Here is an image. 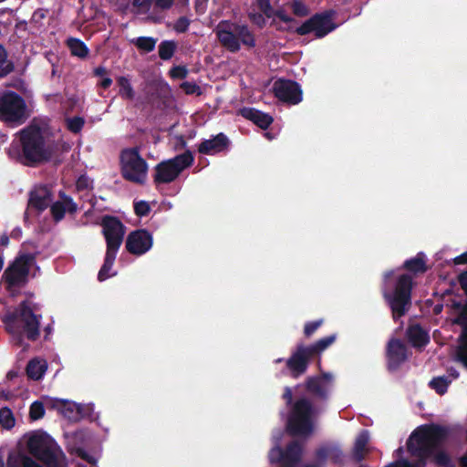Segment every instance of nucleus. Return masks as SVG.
Returning <instances> with one entry per match:
<instances>
[{
  "mask_svg": "<svg viewBox=\"0 0 467 467\" xmlns=\"http://www.w3.org/2000/svg\"><path fill=\"white\" fill-rule=\"evenodd\" d=\"M0 424L5 430H11L16 424L14 414L7 407L0 409Z\"/></svg>",
  "mask_w": 467,
  "mask_h": 467,
  "instance_id": "4c0bfd02",
  "label": "nucleus"
},
{
  "mask_svg": "<svg viewBox=\"0 0 467 467\" xmlns=\"http://www.w3.org/2000/svg\"><path fill=\"white\" fill-rule=\"evenodd\" d=\"M272 91L278 100L289 105H296L303 99L301 87L295 80L278 78L274 82Z\"/></svg>",
  "mask_w": 467,
  "mask_h": 467,
  "instance_id": "dca6fc26",
  "label": "nucleus"
},
{
  "mask_svg": "<svg viewBox=\"0 0 467 467\" xmlns=\"http://www.w3.org/2000/svg\"><path fill=\"white\" fill-rule=\"evenodd\" d=\"M85 124V120L81 117H73L67 119V127L73 133H78Z\"/></svg>",
  "mask_w": 467,
  "mask_h": 467,
  "instance_id": "37998d69",
  "label": "nucleus"
},
{
  "mask_svg": "<svg viewBox=\"0 0 467 467\" xmlns=\"http://www.w3.org/2000/svg\"><path fill=\"white\" fill-rule=\"evenodd\" d=\"M116 256H117V254H113V253H109V252L106 251L104 263L98 274V280L99 282H103V281L107 280L109 277L116 275V273L109 274V272L112 269V266L114 265Z\"/></svg>",
  "mask_w": 467,
  "mask_h": 467,
  "instance_id": "2f4dec72",
  "label": "nucleus"
},
{
  "mask_svg": "<svg viewBox=\"0 0 467 467\" xmlns=\"http://www.w3.org/2000/svg\"><path fill=\"white\" fill-rule=\"evenodd\" d=\"M45 415V408L41 401H34L29 410V417L33 420H39Z\"/></svg>",
  "mask_w": 467,
  "mask_h": 467,
  "instance_id": "ea45409f",
  "label": "nucleus"
},
{
  "mask_svg": "<svg viewBox=\"0 0 467 467\" xmlns=\"http://www.w3.org/2000/svg\"><path fill=\"white\" fill-rule=\"evenodd\" d=\"M47 368L45 361L41 362L36 358L31 359L26 365V375L30 379L39 380L44 376Z\"/></svg>",
  "mask_w": 467,
  "mask_h": 467,
  "instance_id": "7c9ffc66",
  "label": "nucleus"
},
{
  "mask_svg": "<svg viewBox=\"0 0 467 467\" xmlns=\"http://www.w3.org/2000/svg\"><path fill=\"white\" fill-rule=\"evenodd\" d=\"M323 324H324V319H322V318L306 322L304 326L305 337L307 338L311 337Z\"/></svg>",
  "mask_w": 467,
  "mask_h": 467,
  "instance_id": "a19ab883",
  "label": "nucleus"
},
{
  "mask_svg": "<svg viewBox=\"0 0 467 467\" xmlns=\"http://www.w3.org/2000/svg\"><path fill=\"white\" fill-rule=\"evenodd\" d=\"M51 199V192L46 186H41L30 192L28 208H34L38 213L45 211Z\"/></svg>",
  "mask_w": 467,
  "mask_h": 467,
  "instance_id": "393cba45",
  "label": "nucleus"
},
{
  "mask_svg": "<svg viewBox=\"0 0 467 467\" xmlns=\"http://www.w3.org/2000/svg\"><path fill=\"white\" fill-rule=\"evenodd\" d=\"M446 377H449V379H455L459 377V372L454 368H451L448 369V375Z\"/></svg>",
  "mask_w": 467,
  "mask_h": 467,
  "instance_id": "e2e57ef3",
  "label": "nucleus"
},
{
  "mask_svg": "<svg viewBox=\"0 0 467 467\" xmlns=\"http://www.w3.org/2000/svg\"><path fill=\"white\" fill-rule=\"evenodd\" d=\"M96 77H103L108 74V70L104 67H98L93 71Z\"/></svg>",
  "mask_w": 467,
  "mask_h": 467,
  "instance_id": "052dcab7",
  "label": "nucleus"
},
{
  "mask_svg": "<svg viewBox=\"0 0 467 467\" xmlns=\"http://www.w3.org/2000/svg\"><path fill=\"white\" fill-rule=\"evenodd\" d=\"M28 452L42 462L47 467H59L60 460L65 459L61 448L47 433H34L27 441Z\"/></svg>",
  "mask_w": 467,
  "mask_h": 467,
  "instance_id": "6e6552de",
  "label": "nucleus"
},
{
  "mask_svg": "<svg viewBox=\"0 0 467 467\" xmlns=\"http://www.w3.org/2000/svg\"><path fill=\"white\" fill-rule=\"evenodd\" d=\"M194 157L191 150L162 161L154 167L153 182L156 186L174 182L181 172L192 165Z\"/></svg>",
  "mask_w": 467,
  "mask_h": 467,
  "instance_id": "9d476101",
  "label": "nucleus"
},
{
  "mask_svg": "<svg viewBox=\"0 0 467 467\" xmlns=\"http://www.w3.org/2000/svg\"><path fill=\"white\" fill-rule=\"evenodd\" d=\"M158 39L152 36H139L131 39L133 44L140 51L150 53L154 50Z\"/></svg>",
  "mask_w": 467,
  "mask_h": 467,
  "instance_id": "473e14b6",
  "label": "nucleus"
},
{
  "mask_svg": "<svg viewBox=\"0 0 467 467\" xmlns=\"http://www.w3.org/2000/svg\"><path fill=\"white\" fill-rule=\"evenodd\" d=\"M443 310V305L442 304H437L433 307V314L434 315H440Z\"/></svg>",
  "mask_w": 467,
  "mask_h": 467,
  "instance_id": "338daca9",
  "label": "nucleus"
},
{
  "mask_svg": "<svg viewBox=\"0 0 467 467\" xmlns=\"http://www.w3.org/2000/svg\"><path fill=\"white\" fill-rule=\"evenodd\" d=\"M407 337L414 348H424L430 343L428 332L420 324H414L407 328Z\"/></svg>",
  "mask_w": 467,
  "mask_h": 467,
  "instance_id": "a878e982",
  "label": "nucleus"
},
{
  "mask_svg": "<svg viewBox=\"0 0 467 467\" xmlns=\"http://www.w3.org/2000/svg\"><path fill=\"white\" fill-rule=\"evenodd\" d=\"M458 282L463 295H456L446 304L451 317V324L462 329L458 337L456 359L467 368V270L461 273Z\"/></svg>",
  "mask_w": 467,
  "mask_h": 467,
  "instance_id": "7ed1b4c3",
  "label": "nucleus"
},
{
  "mask_svg": "<svg viewBox=\"0 0 467 467\" xmlns=\"http://www.w3.org/2000/svg\"><path fill=\"white\" fill-rule=\"evenodd\" d=\"M15 70L14 62L7 59V52L0 44V78H5Z\"/></svg>",
  "mask_w": 467,
  "mask_h": 467,
  "instance_id": "c9c22d12",
  "label": "nucleus"
},
{
  "mask_svg": "<svg viewBox=\"0 0 467 467\" xmlns=\"http://www.w3.org/2000/svg\"><path fill=\"white\" fill-rule=\"evenodd\" d=\"M35 257L30 254H25L16 257L5 270L2 279L7 288L19 286L27 281L30 267Z\"/></svg>",
  "mask_w": 467,
  "mask_h": 467,
  "instance_id": "ddd939ff",
  "label": "nucleus"
},
{
  "mask_svg": "<svg viewBox=\"0 0 467 467\" xmlns=\"http://www.w3.org/2000/svg\"><path fill=\"white\" fill-rule=\"evenodd\" d=\"M268 457L272 463H282V466H284V454L281 447L276 446L271 449Z\"/></svg>",
  "mask_w": 467,
  "mask_h": 467,
  "instance_id": "de8ad7c7",
  "label": "nucleus"
},
{
  "mask_svg": "<svg viewBox=\"0 0 467 467\" xmlns=\"http://www.w3.org/2000/svg\"><path fill=\"white\" fill-rule=\"evenodd\" d=\"M401 269L408 273L398 275L393 280H389L392 272L385 274V280L381 289L382 296L390 308L391 317L394 321H398L404 317L412 306V289L413 276L427 272L426 255L423 252H419L416 256L404 261Z\"/></svg>",
  "mask_w": 467,
  "mask_h": 467,
  "instance_id": "f257e3e1",
  "label": "nucleus"
},
{
  "mask_svg": "<svg viewBox=\"0 0 467 467\" xmlns=\"http://www.w3.org/2000/svg\"><path fill=\"white\" fill-rule=\"evenodd\" d=\"M337 12L334 9L316 13L296 27L295 32L299 36L313 33L316 38H323L337 27L334 21Z\"/></svg>",
  "mask_w": 467,
  "mask_h": 467,
  "instance_id": "f8f14e48",
  "label": "nucleus"
},
{
  "mask_svg": "<svg viewBox=\"0 0 467 467\" xmlns=\"http://www.w3.org/2000/svg\"><path fill=\"white\" fill-rule=\"evenodd\" d=\"M302 451V446L298 441L289 442L285 450L282 449L284 454V466L282 467H295L301 460Z\"/></svg>",
  "mask_w": 467,
  "mask_h": 467,
  "instance_id": "cd10ccee",
  "label": "nucleus"
},
{
  "mask_svg": "<svg viewBox=\"0 0 467 467\" xmlns=\"http://www.w3.org/2000/svg\"><path fill=\"white\" fill-rule=\"evenodd\" d=\"M174 0H155V5L161 9H169L173 5Z\"/></svg>",
  "mask_w": 467,
  "mask_h": 467,
  "instance_id": "4d7b16f0",
  "label": "nucleus"
},
{
  "mask_svg": "<svg viewBox=\"0 0 467 467\" xmlns=\"http://www.w3.org/2000/svg\"><path fill=\"white\" fill-rule=\"evenodd\" d=\"M274 16L278 17L281 21L285 23H289L293 21V18L287 16L283 10H274Z\"/></svg>",
  "mask_w": 467,
  "mask_h": 467,
  "instance_id": "6e6d98bb",
  "label": "nucleus"
},
{
  "mask_svg": "<svg viewBox=\"0 0 467 467\" xmlns=\"http://www.w3.org/2000/svg\"><path fill=\"white\" fill-rule=\"evenodd\" d=\"M180 88L187 95L201 94V88L194 82L184 81L180 85Z\"/></svg>",
  "mask_w": 467,
  "mask_h": 467,
  "instance_id": "8fccbe9b",
  "label": "nucleus"
},
{
  "mask_svg": "<svg viewBox=\"0 0 467 467\" xmlns=\"http://www.w3.org/2000/svg\"><path fill=\"white\" fill-rule=\"evenodd\" d=\"M41 315L35 314L34 308L27 300L22 301L16 312L10 313L5 317L4 323L6 325L8 331L14 335L16 344L22 346L23 335L13 325L19 320L23 323V330L26 337L30 341H36L40 336V321Z\"/></svg>",
  "mask_w": 467,
  "mask_h": 467,
  "instance_id": "39448f33",
  "label": "nucleus"
},
{
  "mask_svg": "<svg viewBox=\"0 0 467 467\" xmlns=\"http://www.w3.org/2000/svg\"><path fill=\"white\" fill-rule=\"evenodd\" d=\"M177 49V43L174 40H163L159 45V57L162 60H170Z\"/></svg>",
  "mask_w": 467,
  "mask_h": 467,
  "instance_id": "f704fd0d",
  "label": "nucleus"
},
{
  "mask_svg": "<svg viewBox=\"0 0 467 467\" xmlns=\"http://www.w3.org/2000/svg\"><path fill=\"white\" fill-rule=\"evenodd\" d=\"M120 164L121 175L125 180L138 184L145 182L148 164L136 148L122 150Z\"/></svg>",
  "mask_w": 467,
  "mask_h": 467,
  "instance_id": "9b49d317",
  "label": "nucleus"
},
{
  "mask_svg": "<svg viewBox=\"0 0 467 467\" xmlns=\"http://www.w3.org/2000/svg\"><path fill=\"white\" fill-rule=\"evenodd\" d=\"M322 409L311 399L301 397L292 405L286 421V431L291 436L307 437L314 431V418Z\"/></svg>",
  "mask_w": 467,
  "mask_h": 467,
  "instance_id": "20e7f679",
  "label": "nucleus"
},
{
  "mask_svg": "<svg viewBox=\"0 0 467 467\" xmlns=\"http://www.w3.org/2000/svg\"><path fill=\"white\" fill-rule=\"evenodd\" d=\"M66 46L68 48L70 55L81 60H85L89 56V48L79 38L70 36L66 40Z\"/></svg>",
  "mask_w": 467,
  "mask_h": 467,
  "instance_id": "c85d7f7f",
  "label": "nucleus"
},
{
  "mask_svg": "<svg viewBox=\"0 0 467 467\" xmlns=\"http://www.w3.org/2000/svg\"><path fill=\"white\" fill-rule=\"evenodd\" d=\"M230 145L229 138L224 133L220 132L209 140H203L198 145V151L203 155H215L227 151Z\"/></svg>",
  "mask_w": 467,
  "mask_h": 467,
  "instance_id": "412c9836",
  "label": "nucleus"
},
{
  "mask_svg": "<svg viewBox=\"0 0 467 467\" xmlns=\"http://www.w3.org/2000/svg\"><path fill=\"white\" fill-rule=\"evenodd\" d=\"M455 265H465L467 264V252L462 253L459 256L454 258Z\"/></svg>",
  "mask_w": 467,
  "mask_h": 467,
  "instance_id": "13d9d810",
  "label": "nucleus"
},
{
  "mask_svg": "<svg viewBox=\"0 0 467 467\" xmlns=\"http://www.w3.org/2000/svg\"><path fill=\"white\" fill-rule=\"evenodd\" d=\"M292 11L295 16L299 17L306 16L309 14L308 7L302 0H294L292 3Z\"/></svg>",
  "mask_w": 467,
  "mask_h": 467,
  "instance_id": "79ce46f5",
  "label": "nucleus"
},
{
  "mask_svg": "<svg viewBox=\"0 0 467 467\" xmlns=\"http://www.w3.org/2000/svg\"><path fill=\"white\" fill-rule=\"evenodd\" d=\"M435 462L441 467H448L451 464V458L449 454L443 451H439L434 455Z\"/></svg>",
  "mask_w": 467,
  "mask_h": 467,
  "instance_id": "603ef678",
  "label": "nucleus"
},
{
  "mask_svg": "<svg viewBox=\"0 0 467 467\" xmlns=\"http://www.w3.org/2000/svg\"><path fill=\"white\" fill-rule=\"evenodd\" d=\"M78 455L87 461L88 462H92V457H90L85 451H83L82 449H78Z\"/></svg>",
  "mask_w": 467,
  "mask_h": 467,
  "instance_id": "680f3d73",
  "label": "nucleus"
},
{
  "mask_svg": "<svg viewBox=\"0 0 467 467\" xmlns=\"http://www.w3.org/2000/svg\"><path fill=\"white\" fill-rule=\"evenodd\" d=\"M451 383V379H449V377L440 376L433 378L430 383L429 386L436 391L439 395H443L447 392L449 385Z\"/></svg>",
  "mask_w": 467,
  "mask_h": 467,
  "instance_id": "e433bc0d",
  "label": "nucleus"
},
{
  "mask_svg": "<svg viewBox=\"0 0 467 467\" xmlns=\"http://www.w3.org/2000/svg\"><path fill=\"white\" fill-rule=\"evenodd\" d=\"M151 234L146 229H139L129 234L126 239L127 251L134 255H142L152 246Z\"/></svg>",
  "mask_w": 467,
  "mask_h": 467,
  "instance_id": "6ab92c4d",
  "label": "nucleus"
},
{
  "mask_svg": "<svg viewBox=\"0 0 467 467\" xmlns=\"http://www.w3.org/2000/svg\"><path fill=\"white\" fill-rule=\"evenodd\" d=\"M177 140H178V143H177V146H176L177 149H182V148H184L186 146V141H185L183 136L178 137Z\"/></svg>",
  "mask_w": 467,
  "mask_h": 467,
  "instance_id": "69168bd1",
  "label": "nucleus"
},
{
  "mask_svg": "<svg viewBox=\"0 0 467 467\" xmlns=\"http://www.w3.org/2000/svg\"><path fill=\"white\" fill-rule=\"evenodd\" d=\"M170 77L175 79H183L188 75V69L185 66H174L170 69Z\"/></svg>",
  "mask_w": 467,
  "mask_h": 467,
  "instance_id": "49530a36",
  "label": "nucleus"
},
{
  "mask_svg": "<svg viewBox=\"0 0 467 467\" xmlns=\"http://www.w3.org/2000/svg\"><path fill=\"white\" fill-rule=\"evenodd\" d=\"M215 34L220 44L232 53L241 49V43L248 48L256 45L254 35L246 25L223 20L217 25Z\"/></svg>",
  "mask_w": 467,
  "mask_h": 467,
  "instance_id": "423d86ee",
  "label": "nucleus"
},
{
  "mask_svg": "<svg viewBox=\"0 0 467 467\" xmlns=\"http://www.w3.org/2000/svg\"><path fill=\"white\" fill-rule=\"evenodd\" d=\"M48 10L44 8H37L32 15L30 24L36 29H40L44 26V20L47 16Z\"/></svg>",
  "mask_w": 467,
  "mask_h": 467,
  "instance_id": "58836bf2",
  "label": "nucleus"
},
{
  "mask_svg": "<svg viewBox=\"0 0 467 467\" xmlns=\"http://www.w3.org/2000/svg\"><path fill=\"white\" fill-rule=\"evenodd\" d=\"M50 408L58 410L72 421H78L83 417V408L76 402L67 400L52 399L47 402Z\"/></svg>",
  "mask_w": 467,
  "mask_h": 467,
  "instance_id": "4be33fe9",
  "label": "nucleus"
},
{
  "mask_svg": "<svg viewBox=\"0 0 467 467\" xmlns=\"http://www.w3.org/2000/svg\"><path fill=\"white\" fill-rule=\"evenodd\" d=\"M190 24H191V21L188 17L186 16H180L174 26H173V29L177 32V33H185L188 29H189V26H190Z\"/></svg>",
  "mask_w": 467,
  "mask_h": 467,
  "instance_id": "09e8293b",
  "label": "nucleus"
},
{
  "mask_svg": "<svg viewBox=\"0 0 467 467\" xmlns=\"http://www.w3.org/2000/svg\"><path fill=\"white\" fill-rule=\"evenodd\" d=\"M265 15L261 12V13H257V12H250L248 14V17L250 19V21L256 25L259 28H263L265 26Z\"/></svg>",
  "mask_w": 467,
  "mask_h": 467,
  "instance_id": "864d4df0",
  "label": "nucleus"
},
{
  "mask_svg": "<svg viewBox=\"0 0 467 467\" xmlns=\"http://www.w3.org/2000/svg\"><path fill=\"white\" fill-rule=\"evenodd\" d=\"M369 441V434L367 430L361 431L356 438L353 449H352V459L355 462H361L366 454L368 452L367 448Z\"/></svg>",
  "mask_w": 467,
  "mask_h": 467,
  "instance_id": "bb28decb",
  "label": "nucleus"
},
{
  "mask_svg": "<svg viewBox=\"0 0 467 467\" xmlns=\"http://www.w3.org/2000/svg\"><path fill=\"white\" fill-rule=\"evenodd\" d=\"M451 425L436 423L424 424L418 427L410 436L407 448L409 452L420 459L415 462L401 459L385 467H425V458L441 448L454 432Z\"/></svg>",
  "mask_w": 467,
  "mask_h": 467,
  "instance_id": "f03ea898",
  "label": "nucleus"
},
{
  "mask_svg": "<svg viewBox=\"0 0 467 467\" xmlns=\"http://www.w3.org/2000/svg\"><path fill=\"white\" fill-rule=\"evenodd\" d=\"M257 7L268 18L274 16V8L270 0H256Z\"/></svg>",
  "mask_w": 467,
  "mask_h": 467,
  "instance_id": "a18cd8bd",
  "label": "nucleus"
},
{
  "mask_svg": "<svg viewBox=\"0 0 467 467\" xmlns=\"http://www.w3.org/2000/svg\"><path fill=\"white\" fill-rule=\"evenodd\" d=\"M92 181L85 174L80 175L76 182V188L79 192L92 189Z\"/></svg>",
  "mask_w": 467,
  "mask_h": 467,
  "instance_id": "3c124183",
  "label": "nucleus"
},
{
  "mask_svg": "<svg viewBox=\"0 0 467 467\" xmlns=\"http://www.w3.org/2000/svg\"><path fill=\"white\" fill-rule=\"evenodd\" d=\"M19 140L23 157L28 163L47 161L51 157V150L46 143L42 129L29 125L19 131Z\"/></svg>",
  "mask_w": 467,
  "mask_h": 467,
  "instance_id": "0eeeda50",
  "label": "nucleus"
},
{
  "mask_svg": "<svg viewBox=\"0 0 467 467\" xmlns=\"http://www.w3.org/2000/svg\"><path fill=\"white\" fill-rule=\"evenodd\" d=\"M239 113L244 119L251 120L262 130H266L273 123L274 119L268 113H265L254 108L244 107L239 110Z\"/></svg>",
  "mask_w": 467,
  "mask_h": 467,
  "instance_id": "b1692460",
  "label": "nucleus"
},
{
  "mask_svg": "<svg viewBox=\"0 0 467 467\" xmlns=\"http://www.w3.org/2000/svg\"><path fill=\"white\" fill-rule=\"evenodd\" d=\"M119 87V94L123 99L132 100L135 97V91L130 84V79L125 76L117 78Z\"/></svg>",
  "mask_w": 467,
  "mask_h": 467,
  "instance_id": "72a5a7b5",
  "label": "nucleus"
},
{
  "mask_svg": "<svg viewBox=\"0 0 467 467\" xmlns=\"http://www.w3.org/2000/svg\"><path fill=\"white\" fill-rule=\"evenodd\" d=\"M336 337H337L335 334L329 335L306 347L307 348L312 357L315 358L319 356L323 351L330 347L336 341Z\"/></svg>",
  "mask_w": 467,
  "mask_h": 467,
  "instance_id": "c756f323",
  "label": "nucleus"
},
{
  "mask_svg": "<svg viewBox=\"0 0 467 467\" xmlns=\"http://www.w3.org/2000/svg\"><path fill=\"white\" fill-rule=\"evenodd\" d=\"M61 201L55 202L50 207V213L55 222H59L65 217L66 212L73 214L78 210L77 203L64 192L58 194Z\"/></svg>",
  "mask_w": 467,
  "mask_h": 467,
  "instance_id": "5701e85b",
  "label": "nucleus"
},
{
  "mask_svg": "<svg viewBox=\"0 0 467 467\" xmlns=\"http://www.w3.org/2000/svg\"><path fill=\"white\" fill-rule=\"evenodd\" d=\"M334 377L329 372H322L320 375L308 377L305 381L306 393L312 398L314 404L326 403L330 396Z\"/></svg>",
  "mask_w": 467,
  "mask_h": 467,
  "instance_id": "4468645a",
  "label": "nucleus"
},
{
  "mask_svg": "<svg viewBox=\"0 0 467 467\" xmlns=\"http://www.w3.org/2000/svg\"><path fill=\"white\" fill-rule=\"evenodd\" d=\"M52 331H53V327L50 324L44 327V332H45L44 339L45 340H48V337H49V335H51Z\"/></svg>",
  "mask_w": 467,
  "mask_h": 467,
  "instance_id": "0e129e2a",
  "label": "nucleus"
},
{
  "mask_svg": "<svg viewBox=\"0 0 467 467\" xmlns=\"http://www.w3.org/2000/svg\"><path fill=\"white\" fill-rule=\"evenodd\" d=\"M30 117L25 99L13 90L0 91V121L10 126H20Z\"/></svg>",
  "mask_w": 467,
  "mask_h": 467,
  "instance_id": "1a4fd4ad",
  "label": "nucleus"
},
{
  "mask_svg": "<svg viewBox=\"0 0 467 467\" xmlns=\"http://www.w3.org/2000/svg\"><path fill=\"white\" fill-rule=\"evenodd\" d=\"M102 234L106 240L107 252L117 254L124 238L125 226L112 215H105L101 220Z\"/></svg>",
  "mask_w": 467,
  "mask_h": 467,
  "instance_id": "2eb2a0df",
  "label": "nucleus"
},
{
  "mask_svg": "<svg viewBox=\"0 0 467 467\" xmlns=\"http://www.w3.org/2000/svg\"><path fill=\"white\" fill-rule=\"evenodd\" d=\"M314 462L307 463L304 467H325L329 459L335 464H343L344 452L341 447L337 443H325L315 450Z\"/></svg>",
  "mask_w": 467,
  "mask_h": 467,
  "instance_id": "f3484780",
  "label": "nucleus"
},
{
  "mask_svg": "<svg viewBox=\"0 0 467 467\" xmlns=\"http://www.w3.org/2000/svg\"><path fill=\"white\" fill-rule=\"evenodd\" d=\"M150 212V206L146 201H139L134 202V213L140 217L146 216Z\"/></svg>",
  "mask_w": 467,
  "mask_h": 467,
  "instance_id": "c03bdc74",
  "label": "nucleus"
},
{
  "mask_svg": "<svg viewBox=\"0 0 467 467\" xmlns=\"http://www.w3.org/2000/svg\"><path fill=\"white\" fill-rule=\"evenodd\" d=\"M27 22L25 20L18 21L16 25V27L18 29L26 30Z\"/></svg>",
  "mask_w": 467,
  "mask_h": 467,
  "instance_id": "774afa93",
  "label": "nucleus"
},
{
  "mask_svg": "<svg viewBox=\"0 0 467 467\" xmlns=\"http://www.w3.org/2000/svg\"><path fill=\"white\" fill-rule=\"evenodd\" d=\"M282 397L285 400L286 406L291 408L295 401H293V392L289 387L285 388Z\"/></svg>",
  "mask_w": 467,
  "mask_h": 467,
  "instance_id": "5fc2aeb1",
  "label": "nucleus"
},
{
  "mask_svg": "<svg viewBox=\"0 0 467 467\" xmlns=\"http://www.w3.org/2000/svg\"><path fill=\"white\" fill-rule=\"evenodd\" d=\"M111 84H112V79L109 77H106L101 79L99 86L102 88L107 89L111 86Z\"/></svg>",
  "mask_w": 467,
  "mask_h": 467,
  "instance_id": "bf43d9fd",
  "label": "nucleus"
},
{
  "mask_svg": "<svg viewBox=\"0 0 467 467\" xmlns=\"http://www.w3.org/2000/svg\"><path fill=\"white\" fill-rule=\"evenodd\" d=\"M387 367L389 371H396L408 359L406 345L399 338H391L386 348Z\"/></svg>",
  "mask_w": 467,
  "mask_h": 467,
  "instance_id": "aec40b11",
  "label": "nucleus"
},
{
  "mask_svg": "<svg viewBox=\"0 0 467 467\" xmlns=\"http://www.w3.org/2000/svg\"><path fill=\"white\" fill-rule=\"evenodd\" d=\"M313 358L307 348L303 344H298L285 362V367L294 379H297L305 374Z\"/></svg>",
  "mask_w": 467,
  "mask_h": 467,
  "instance_id": "a211bd4d",
  "label": "nucleus"
}]
</instances>
